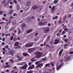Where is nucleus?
<instances>
[{
	"instance_id": "nucleus-1",
	"label": "nucleus",
	"mask_w": 73,
	"mask_h": 73,
	"mask_svg": "<svg viewBox=\"0 0 73 73\" xmlns=\"http://www.w3.org/2000/svg\"><path fill=\"white\" fill-rule=\"evenodd\" d=\"M36 58H38L40 57L41 56V55L42 54L41 52H37L36 53Z\"/></svg>"
},
{
	"instance_id": "nucleus-2",
	"label": "nucleus",
	"mask_w": 73,
	"mask_h": 73,
	"mask_svg": "<svg viewBox=\"0 0 73 73\" xmlns=\"http://www.w3.org/2000/svg\"><path fill=\"white\" fill-rule=\"evenodd\" d=\"M27 67H28V65H27V64H25L24 66L21 67H20V69L22 70H24V69H26Z\"/></svg>"
},
{
	"instance_id": "nucleus-3",
	"label": "nucleus",
	"mask_w": 73,
	"mask_h": 73,
	"mask_svg": "<svg viewBox=\"0 0 73 73\" xmlns=\"http://www.w3.org/2000/svg\"><path fill=\"white\" fill-rule=\"evenodd\" d=\"M45 29L44 30V33H48L49 32V27H44Z\"/></svg>"
},
{
	"instance_id": "nucleus-4",
	"label": "nucleus",
	"mask_w": 73,
	"mask_h": 73,
	"mask_svg": "<svg viewBox=\"0 0 73 73\" xmlns=\"http://www.w3.org/2000/svg\"><path fill=\"white\" fill-rule=\"evenodd\" d=\"M33 45V43H28L26 44L25 45L26 47H31Z\"/></svg>"
},
{
	"instance_id": "nucleus-5",
	"label": "nucleus",
	"mask_w": 73,
	"mask_h": 73,
	"mask_svg": "<svg viewBox=\"0 0 73 73\" xmlns=\"http://www.w3.org/2000/svg\"><path fill=\"white\" fill-rule=\"evenodd\" d=\"M34 68H35V65H34V64H32V66H30L28 67V70H31V69H33Z\"/></svg>"
},
{
	"instance_id": "nucleus-6",
	"label": "nucleus",
	"mask_w": 73,
	"mask_h": 73,
	"mask_svg": "<svg viewBox=\"0 0 73 73\" xmlns=\"http://www.w3.org/2000/svg\"><path fill=\"white\" fill-rule=\"evenodd\" d=\"M34 48H29L28 49V51L29 52H30V53H32V52H33V51H34Z\"/></svg>"
},
{
	"instance_id": "nucleus-7",
	"label": "nucleus",
	"mask_w": 73,
	"mask_h": 73,
	"mask_svg": "<svg viewBox=\"0 0 73 73\" xmlns=\"http://www.w3.org/2000/svg\"><path fill=\"white\" fill-rule=\"evenodd\" d=\"M46 23H41V22H40L39 23V25H46Z\"/></svg>"
},
{
	"instance_id": "nucleus-8",
	"label": "nucleus",
	"mask_w": 73,
	"mask_h": 73,
	"mask_svg": "<svg viewBox=\"0 0 73 73\" xmlns=\"http://www.w3.org/2000/svg\"><path fill=\"white\" fill-rule=\"evenodd\" d=\"M62 64L60 65L59 66H58L56 68V69L57 70H59V69H60L61 68V66H62Z\"/></svg>"
},
{
	"instance_id": "nucleus-9",
	"label": "nucleus",
	"mask_w": 73,
	"mask_h": 73,
	"mask_svg": "<svg viewBox=\"0 0 73 73\" xmlns=\"http://www.w3.org/2000/svg\"><path fill=\"white\" fill-rule=\"evenodd\" d=\"M38 8V7H37V6L35 5L33 7H32L31 9H37Z\"/></svg>"
},
{
	"instance_id": "nucleus-10",
	"label": "nucleus",
	"mask_w": 73,
	"mask_h": 73,
	"mask_svg": "<svg viewBox=\"0 0 73 73\" xmlns=\"http://www.w3.org/2000/svg\"><path fill=\"white\" fill-rule=\"evenodd\" d=\"M59 41H60V40L58 39H56L54 42V44H57V43L59 42Z\"/></svg>"
},
{
	"instance_id": "nucleus-11",
	"label": "nucleus",
	"mask_w": 73,
	"mask_h": 73,
	"mask_svg": "<svg viewBox=\"0 0 73 73\" xmlns=\"http://www.w3.org/2000/svg\"><path fill=\"white\" fill-rule=\"evenodd\" d=\"M23 55L24 56H29V55L28 53H23Z\"/></svg>"
},
{
	"instance_id": "nucleus-12",
	"label": "nucleus",
	"mask_w": 73,
	"mask_h": 73,
	"mask_svg": "<svg viewBox=\"0 0 73 73\" xmlns=\"http://www.w3.org/2000/svg\"><path fill=\"white\" fill-rule=\"evenodd\" d=\"M63 51H64V49H62L59 52V54L60 56L62 54V53Z\"/></svg>"
},
{
	"instance_id": "nucleus-13",
	"label": "nucleus",
	"mask_w": 73,
	"mask_h": 73,
	"mask_svg": "<svg viewBox=\"0 0 73 73\" xmlns=\"http://www.w3.org/2000/svg\"><path fill=\"white\" fill-rule=\"evenodd\" d=\"M9 52L10 54H11L12 56H13V50H11L9 51Z\"/></svg>"
},
{
	"instance_id": "nucleus-14",
	"label": "nucleus",
	"mask_w": 73,
	"mask_h": 73,
	"mask_svg": "<svg viewBox=\"0 0 73 73\" xmlns=\"http://www.w3.org/2000/svg\"><path fill=\"white\" fill-rule=\"evenodd\" d=\"M42 66H43V64H40L38 65L37 66H36V68H38L39 66H41V67H42Z\"/></svg>"
},
{
	"instance_id": "nucleus-15",
	"label": "nucleus",
	"mask_w": 73,
	"mask_h": 73,
	"mask_svg": "<svg viewBox=\"0 0 73 73\" xmlns=\"http://www.w3.org/2000/svg\"><path fill=\"white\" fill-rule=\"evenodd\" d=\"M26 25H25V23H23L22 24V25H21V27H22V28H24L25 27H26Z\"/></svg>"
},
{
	"instance_id": "nucleus-16",
	"label": "nucleus",
	"mask_w": 73,
	"mask_h": 73,
	"mask_svg": "<svg viewBox=\"0 0 73 73\" xmlns=\"http://www.w3.org/2000/svg\"><path fill=\"white\" fill-rule=\"evenodd\" d=\"M19 42H17L15 43L14 45L15 46H17L19 45Z\"/></svg>"
},
{
	"instance_id": "nucleus-17",
	"label": "nucleus",
	"mask_w": 73,
	"mask_h": 73,
	"mask_svg": "<svg viewBox=\"0 0 73 73\" xmlns=\"http://www.w3.org/2000/svg\"><path fill=\"white\" fill-rule=\"evenodd\" d=\"M32 31V29L29 30L27 31V33H30V32H31Z\"/></svg>"
},
{
	"instance_id": "nucleus-18",
	"label": "nucleus",
	"mask_w": 73,
	"mask_h": 73,
	"mask_svg": "<svg viewBox=\"0 0 73 73\" xmlns=\"http://www.w3.org/2000/svg\"><path fill=\"white\" fill-rule=\"evenodd\" d=\"M13 12V10H11L9 11V14L10 15H11V14H12V12Z\"/></svg>"
},
{
	"instance_id": "nucleus-19",
	"label": "nucleus",
	"mask_w": 73,
	"mask_h": 73,
	"mask_svg": "<svg viewBox=\"0 0 73 73\" xmlns=\"http://www.w3.org/2000/svg\"><path fill=\"white\" fill-rule=\"evenodd\" d=\"M33 73V71L32 70H31L29 71H28L27 72V73Z\"/></svg>"
},
{
	"instance_id": "nucleus-20",
	"label": "nucleus",
	"mask_w": 73,
	"mask_h": 73,
	"mask_svg": "<svg viewBox=\"0 0 73 73\" xmlns=\"http://www.w3.org/2000/svg\"><path fill=\"white\" fill-rule=\"evenodd\" d=\"M13 40L14 41H16L17 40V38L16 37H14L13 38Z\"/></svg>"
},
{
	"instance_id": "nucleus-21",
	"label": "nucleus",
	"mask_w": 73,
	"mask_h": 73,
	"mask_svg": "<svg viewBox=\"0 0 73 73\" xmlns=\"http://www.w3.org/2000/svg\"><path fill=\"white\" fill-rule=\"evenodd\" d=\"M17 9L18 10V11H19V9H20V6L19 5H18L17 7Z\"/></svg>"
},
{
	"instance_id": "nucleus-22",
	"label": "nucleus",
	"mask_w": 73,
	"mask_h": 73,
	"mask_svg": "<svg viewBox=\"0 0 73 73\" xmlns=\"http://www.w3.org/2000/svg\"><path fill=\"white\" fill-rule=\"evenodd\" d=\"M40 63V61H36L35 62V64L36 65H38Z\"/></svg>"
},
{
	"instance_id": "nucleus-23",
	"label": "nucleus",
	"mask_w": 73,
	"mask_h": 73,
	"mask_svg": "<svg viewBox=\"0 0 73 73\" xmlns=\"http://www.w3.org/2000/svg\"><path fill=\"white\" fill-rule=\"evenodd\" d=\"M16 22L14 21H13V25H15V24H16Z\"/></svg>"
},
{
	"instance_id": "nucleus-24",
	"label": "nucleus",
	"mask_w": 73,
	"mask_h": 73,
	"mask_svg": "<svg viewBox=\"0 0 73 73\" xmlns=\"http://www.w3.org/2000/svg\"><path fill=\"white\" fill-rule=\"evenodd\" d=\"M14 29V27H11L9 30V31H13Z\"/></svg>"
},
{
	"instance_id": "nucleus-25",
	"label": "nucleus",
	"mask_w": 73,
	"mask_h": 73,
	"mask_svg": "<svg viewBox=\"0 0 73 73\" xmlns=\"http://www.w3.org/2000/svg\"><path fill=\"white\" fill-rule=\"evenodd\" d=\"M70 59V57H69V56H68L67 57V60H69Z\"/></svg>"
},
{
	"instance_id": "nucleus-26",
	"label": "nucleus",
	"mask_w": 73,
	"mask_h": 73,
	"mask_svg": "<svg viewBox=\"0 0 73 73\" xmlns=\"http://www.w3.org/2000/svg\"><path fill=\"white\" fill-rule=\"evenodd\" d=\"M62 21L61 20H60L59 21L58 23L59 24H62Z\"/></svg>"
},
{
	"instance_id": "nucleus-27",
	"label": "nucleus",
	"mask_w": 73,
	"mask_h": 73,
	"mask_svg": "<svg viewBox=\"0 0 73 73\" xmlns=\"http://www.w3.org/2000/svg\"><path fill=\"white\" fill-rule=\"evenodd\" d=\"M64 31H65L66 32H67V31H68V29H67L66 28H64Z\"/></svg>"
},
{
	"instance_id": "nucleus-28",
	"label": "nucleus",
	"mask_w": 73,
	"mask_h": 73,
	"mask_svg": "<svg viewBox=\"0 0 73 73\" xmlns=\"http://www.w3.org/2000/svg\"><path fill=\"white\" fill-rule=\"evenodd\" d=\"M58 2V0H55L54 1V4H56Z\"/></svg>"
},
{
	"instance_id": "nucleus-29",
	"label": "nucleus",
	"mask_w": 73,
	"mask_h": 73,
	"mask_svg": "<svg viewBox=\"0 0 73 73\" xmlns=\"http://www.w3.org/2000/svg\"><path fill=\"white\" fill-rule=\"evenodd\" d=\"M13 36H11L10 38V39L11 40H13Z\"/></svg>"
},
{
	"instance_id": "nucleus-30",
	"label": "nucleus",
	"mask_w": 73,
	"mask_h": 73,
	"mask_svg": "<svg viewBox=\"0 0 73 73\" xmlns=\"http://www.w3.org/2000/svg\"><path fill=\"white\" fill-rule=\"evenodd\" d=\"M13 18H14L13 17H12V16H10L9 18V19H10V20H11L12 19H13Z\"/></svg>"
},
{
	"instance_id": "nucleus-31",
	"label": "nucleus",
	"mask_w": 73,
	"mask_h": 73,
	"mask_svg": "<svg viewBox=\"0 0 73 73\" xmlns=\"http://www.w3.org/2000/svg\"><path fill=\"white\" fill-rule=\"evenodd\" d=\"M31 4V1H29L27 3V5H28V4Z\"/></svg>"
},
{
	"instance_id": "nucleus-32",
	"label": "nucleus",
	"mask_w": 73,
	"mask_h": 73,
	"mask_svg": "<svg viewBox=\"0 0 73 73\" xmlns=\"http://www.w3.org/2000/svg\"><path fill=\"white\" fill-rule=\"evenodd\" d=\"M5 28L6 29H8V26H7V25L5 26Z\"/></svg>"
},
{
	"instance_id": "nucleus-33",
	"label": "nucleus",
	"mask_w": 73,
	"mask_h": 73,
	"mask_svg": "<svg viewBox=\"0 0 73 73\" xmlns=\"http://www.w3.org/2000/svg\"><path fill=\"white\" fill-rule=\"evenodd\" d=\"M54 9H55V7L53 6L51 9V10L52 11H54Z\"/></svg>"
},
{
	"instance_id": "nucleus-34",
	"label": "nucleus",
	"mask_w": 73,
	"mask_h": 73,
	"mask_svg": "<svg viewBox=\"0 0 73 73\" xmlns=\"http://www.w3.org/2000/svg\"><path fill=\"white\" fill-rule=\"evenodd\" d=\"M50 45H53V41H51L50 42Z\"/></svg>"
},
{
	"instance_id": "nucleus-35",
	"label": "nucleus",
	"mask_w": 73,
	"mask_h": 73,
	"mask_svg": "<svg viewBox=\"0 0 73 73\" xmlns=\"http://www.w3.org/2000/svg\"><path fill=\"white\" fill-rule=\"evenodd\" d=\"M28 65L29 66H31V65H32V62H29L28 63Z\"/></svg>"
},
{
	"instance_id": "nucleus-36",
	"label": "nucleus",
	"mask_w": 73,
	"mask_h": 73,
	"mask_svg": "<svg viewBox=\"0 0 73 73\" xmlns=\"http://www.w3.org/2000/svg\"><path fill=\"white\" fill-rule=\"evenodd\" d=\"M50 36H48V38L47 39V41H48V40H49V39H50Z\"/></svg>"
},
{
	"instance_id": "nucleus-37",
	"label": "nucleus",
	"mask_w": 73,
	"mask_h": 73,
	"mask_svg": "<svg viewBox=\"0 0 73 73\" xmlns=\"http://www.w3.org/2000/svg\"><path fill=\"white\" fill-rule=\"evenodd\" d=\"M25 64V62H22L21 63V64L23 65Z\"/></svg>"
},
{
	"instance_id": "nucleus-38",
	"label": "nucleus",
	"mask_w": 73,
	"mask_h": 73,
	"mask_svg": "<svg viewBox=\"0 0 73 73\" xmlns=\"http://www.w3.org/2000/svg\"><path fill=\"white\" fill-rule=\"evenodd\" d=\"M3 13V12L1 11H0V15H2Z\"/></svg>"
},
{
	"instance_id": "nucleus-39",
	"label": "nucleus",
	"mask_w": 73,
	"mask_h": 73,
	"mask_svg": "<svg viewBox=\"0 0 73 73\" xmlns=\"http://www.w3.org/2000/svg\"><path fill=\"white\" fill-rule=\"evenodd\" d=\"M13 2L14 3H15V4H16L17 3V1L16 0H14L13 1Z\"/></svg>"
},
{
	"instance_id": "nucleus-40",
	"label": "nucleus",
	"mask_w": 73,
	"mask_h": 73,
	"mask_svg": "<svg viewBox=\"0 0 73 73\" xmlns=\"http://www.w3.org/2000/svg\"><path fill=\"white\" fill-rule=\"evenodd\" d=\"M16 15H17V14H16V13H14L13 14V16H16Z\"/></svg>"
},
{
	"instance_id": "nucleus-41",
	"label": "nucleus",
	"mask_w": 73,
	"mask_h": 73,
	"mask_svg": "<svg viewBox=\"0 0 73 73\" xmlns=\"http://www.w3.org/2000/svg\"><path fill=\"white\" fill-rule=\"evenodd\" d=\"M11 22H12L11 21H9L7 22V23L8 24H10V23H11Z\"/></svg>"
},
{
	"instance_id": "nucleus-42",
	"label": "nucleus",
	"mask_w": 73,
	"mask_h": 73,
	"mask_svg": "<svg viewBox=\"0 0 73 73\" xmlns=\"http://www.w3.org/2000/svg\"><path fill=\"white\" fill-rule=\"evenodd\" d=\"M22 59V58L20 57H19V58H18L19 60H20V61Z\"/></svg>"
},
{
	"instance_id": "nucleus-43",
	"label": "nucleus",
	"mask_w": 73,
	"mask_h": 73,
	"mask_svg": "<svg viewBox=\"0 0 73 73\" xmlns=\"http://www.w3.org/2000/svg\"><path fill=\"white\" fill-rule=\"evenodd\" d=\"M64 41L65 42H68V39H65L64 40Z\"/></svg>"
},
{
	"instance_id": "nucleus-44",
	"label": "nucleus",
	"mask_w": 73,
	"mask_h": 73,
	"mask_svg": "<svg viewBox=\"0 0 73 73\" xmlns=\"http://www.w3.org/2000/svg\"><path fill=\"white\" fill-rule=\"evenodd\" d=\"M66 16L65 15L64 16V17L63 18V20L64 21H65V19H66Z\"/></svg>"
},
{
	"instance_id": "nucleus-45",
	"label": "nucleus",
	"mask_w": 73,
	"mask_h": 73,
	"mask_svg": "<svg viewBox=\"0 0 73 73\" xmlns=\"http://www.w3.org/2000/svg\"><path fill=\"white\" fill-rule=\"evenodd\" d=\"M66 32L65 31H63L62 33V35H63V34H64V33H65Z\"/></svg>"
},
{
	"instance_id": "nucleus-46",
	"label": "nucleus",
	"mask_w": 73,
	"mask_h": 73,
	"mask_svg": "<svg viewBox=\"0 0 73 73\" xmlns=\"http://www.w3.org/2000/svg\"><path fill=\"white\" fill-rule=\"evenodd\" d=\"M21 31L20 30L18 31V34H20V33H21Z\"/></svg>"
},
{
	"instance_id": "nucleus-47",
	"label": "nucleus",
	"mask_w": 73,
	"mask_h": 73,
	"mask_svg": "<svg viewBox=\"0 0 73 73\" xmlns=\"http://www.w3.org/2000/svg\"><path fill=\"white\" fill-rule=\"evenodd\" d=\"M5 52H6V51L3 52V54H5Z\"/></svg>"
},
{
	"instance_id": "nucleus-48",
	"label": "nucleus",
	"mask_w": 73,
	"mask_h": 73,
	"mask_svg": "<svg viewBox=\"0 0 73 73\" xmlns=\"http://www.w3.org/2000/svg\"><path fill=\"white\" fill-rule=\"evenodd\" d=\"M49 66V64H46V65H45V66L46 67V66Z\"/></svg>"
},
{
	"instance_id": "nucleus-49",
	"label": "nucleus",
	"mask_w": 73,
	"mask_h": 73,
	"mask_svg": "<svg viewBox=\"0 0 73 73\" xmlns=\"http://www.w3.org/2000/svg\"><path fill=\"white\" fill-rule=\"evenodd\" d=\"M10 60L11 61V62L12 63H13V60H12V59H10Z\"/></svg>"
},
{
	"instance_id": "nucleus-50",
	"label": "nucleus",
	"mask_w": 73,
	"mask_h": 73,
	"mask_svg": "<svg viewBox=\"0 0 73 73\" xmlns=\"http://www.w3.org/2000/svg\"><path fill=\"white\" fill-rule=\"evenodd\" d=\"M5 2V0H4L2 1V3L3 4H4V3Z\"/></svg>"
},
{
	"instance_id": "nucleus-51",
	"label": "nucleus",
	"mask_w": 73,
	"mask_h": 73,
	"mask_svg": "<svg viewBox=\"0 0 73 73\" xmlns=\"http://www.w3.org/2000/svg\"><path fill=\"white\" fill-rule=\"evenodd\" d=\"M5 48L6 49H8V45H6V46H5Z\"/></svg>"
},
{
	"instance_id": "nucleus-52",
	"label": "nucleus",
	"mask_w": 73,
	"mask_h": 73,
	"mask_svg": "<svg viewBox=\"0 0 73 73\" xmlns=\"http://www.w3.org/2000/svg\"><path fill=\"white\" fill-rule=\"evenodd\" d=\"M11 73H15V70H13L11 71Z\"/></svg>"
},
{
	"instance_id": "nucleus-53",
	"label": "nucleus",
	"mask_w": 73,
	"mask_h": 73,
	"mask_svg": "<svg viewBox=\"0 0 73 73\" xmlns=\"http://www.w3.org/2000/svg\"><path fill=\"white\" fill-rule=\"evenodd\" d=\"M59 35H60V33H57V36H59Z\"/></svg>"
},
{
	"instance_id": "nucleus-54",
	"label": "nucleus",
	"mask_w": 73,
	"mask_h": 73,
	"mask_svg": "<svg viewBox=\"0 0 73 73\" xmlns=\"http://www.w3.org/2000/svg\"><path fill=\"white\" fill-rule=\"evenodd\" d=\"M8 67H9V66H5V68H8Z\"/></svg>"
},
{
	"instance_id": "nucleus-55",
	"label": "nucleus",
	"mask_w": 73,
	"mask_h": 73,
	"mask_svg": "<svg viewBox=\"0 0 73 73\" xmlns=\"http://www.w3.org/2000/svg\"><path fill=\"white\" fill-rule=\"evenodd\" d=\"M4 60H1V63H3L4 62Z\"/></svg>"
},
{
	"instance_id": "nucleus-56",
	"label": "nucleus",
	"mask_w": 73,
	"mask_h": 73,
	"mask_svg": "<svg viewBox=\"0 0 73 73\" xmlns=\"http://www.w3.org/2000/svg\"><path fill=\"white\" fill-rule=\"evenodd\" d=\"M36 60H33L32 59H31V61H36Z\"/></svg>"
},
{
	"instance_id": "nucleus-57",
	"label": "nucleus",
	"mask_w": 73,
	"mask_h": 73,
	"mask_svg": "<svg viewBox=\"0 0 73 73\" xmlns=\"http://www.w3.org/2000/svg\"><path fill=\"white\" fill-rule=\"evenodd\" d=\"M46 58H43L42 59V60H43V61H45V60H46Z\"/></svg>"
},
{
	"instance_id": "nucleus-58",
	"label": "nucleus",
	"mask_w": 73,
	"mask_h": 73,
	"mask_svg": "<svg viewBox=\"0 0 73 73\" xmlns=\"http://www.w3.org/2000/svg\"><path fill=\"white\" fill-rule=\"evenodd\" d=\"M0 24H4V22H3L0 23Z\"/></svg>"
},
{
	"instance_id": "nucleus-59",
	"label": "nucleus",
	"mask_w": 73,
	"mask_h": 73,
	"mask_svg": "<svg viewBox=\"0 0 73 73\" xmlns=\"http://www.w3.org/2000/svg\"><path fill=\"white\" fill-rule=\"evenodd\" d=\"M2 50H5V48H3Z\"/></svg>"
},
{
	"instance_id": "nucleus-60",
	"label": "nucleus",
	"mask_w": 73,
	"mask_h": 73,
	"mask_svg": "<svg viewBox=\"0 0 73 73\" xmlns=\"http://www.w3.org/2000/svg\"><path fill=\"white\" fill-rule=\"evenodd\" d=\"M3 16L4 17H6V16H7V15H6V14H4Z\"/></svg>"
},
{
	"instance_id": "nucleus-61",
	"label": "nucleus",
	"mask_w": 73,
	"mask_h": 73,
	"mask_svg": "<svg viewBox=\"0 0 73 73\" xmlns=\"http://www.w3.org/2000/svg\"><path fill=\"white\" fill-rule=\"evenodd\" d=\"M70 54H73V51L71 52L70 53Z\"/></svg>"
},
{
	"instance_id": "nucleus-62",
	"label": "nucleus",
	"mask_w": 73,
	"mask_h": 73,
	"mask_svg": "<svg viewBox=\"0 0 73 73\" xmlns=\"http://www.w3.org/2000/svg\"><path fill=\"white\" fill-rule=\"evenodd\" d=\"M2 20H5V19L4 18V17H3L2 18Z\"/></svg>"
},
{
	"instance_id": "nucleus-63",
	"label": "nucleus",
	"mask_w": 73,
	"mask_h": 73,
	"mask_svg": "<svg viewBox=\"0 0 73 73\" xmlns=\"http://www.w3.org/2000/svg\"><path fill=\"white\" fill-rule=\"evenodd\" d=\"M35 18V17L34 16H32L31 17V19H34Z\"/></svg>"
},
{
	"instance_id": "nucleus-64",
	"label": "nucleus",
	"mask_w": 73,
	"mask_h": 73,
	"mask_svg": "<svg viewBox=\"0 0 73 73\" xmlns=\"http://www.w3.org/2000/svg\"><path fill=\"white\" fill-rule=\"evenodd\" d=\"M6 72H7V73H8V72H9V70H6Z\"/></svg>"
}]
</instances>
